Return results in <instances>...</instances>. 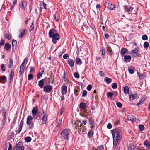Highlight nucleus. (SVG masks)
I'll return each mask as SVG.
<instances>
[{
    "mask_svg": "<svg viewBox=\"0 0 150 150\" xmlns=\"http://www.w3.org/2000/svg\"><path fill=\"white\" fill-rule=\"evenodd\" d=\"M44 114V111L43 109L40 110L38 115L40 117H42Z\"/></svg>",
    "mask_w": 150,
    "mask_h": 150,
    "instance_id": "aec40b11",
    "label": "nucleus"
},
{
    "mask_svg": "<svg viewBox=\"0 0 150 150\" xmlns=\"http://www.w3.org/2000/svg\"><path fill=\"white\" fill-rule=\"evenodd\" d=\"M5 43V41L3 40H1L0 42V46L3 45Z\"/></svg>",
    "mask_w": 150,
    "mask_h": 150,
    "instance_id": "052dcab7",
    "label": "nucleus"
},
{
    "mask_svg": "<svg viewBox=\"0 0 150 150\" xmlns=\"http://www.w3.org/2000/svg\"><path fill=\"white\" fill-rule=\"evenodd\" d=\"M25 66V64L22 63L20 66V69L24 70Z\"/></svg>",
    "mask_w": 150,
    "mask_h": 150,
    "instance_id": "de8ad7c7",
    "label": "nucleus"
},
{
    "mask_svg": "<svg viewBox=\"0 0 150 150\" xmlns=\"http://www.w3.org/2000/svg\"><path fill=\"white\" fill-rule=\"evenodd\" d=\"M74 92L76 96H77L78 95L79 93V91L78 90L76 89H74Z\"/></svg>",
    "mask_w": 150,
    "mask_h": 150,
    "instance_id": "0e129e2a",
    "label": "nucleus"
},
{
    "mask_svg": "<svg viewBox=\"0 0 150 150\" xmlns=\"http://www.w3.org/2000/svg\"><path fill=\"white\" fill-rule=\"evenodd\" d=\"M67 62L69 65L71 67H73L74 65V60L72 59H68Z\"/></svg>",
    "mask_w": 150,
    "mask_h": 150,
    "instance_id": "4468645a",
    "label": "nucleus"
},
{
    "mask_svg": "<svg viewBox=\"0 0 150 150\" xmlns=\"http://www.w3.org/2000/svg\"><path fill=\"white\" fill-rule=\"evenodd\" d=\"M131 59V57L130 55H125L124 56L123 60L126 62H129Z\"/></svg>",
    "mask_w": 150,
    "mask_h": 150,
    "instance_id": "2eb2a0df",
    "label": "nucleus"
},
{
    "mask_svg": "<svg viewBox=\"0 0 150 150\" xmlns=\"http://www.w3.org/2000/svg\"><path fill=\"white\" fill-rule=\"evenodd\" d=\"M34 118L33 116V117L31 115L28 116L26 119V123L28 125H30L32 123H33L32 120L33 118Z\"/></svg>",
    "mask_w": 150,
    "mask_h": 150,
    "instance_id": "6e6552de",
    "label": "nucleus"
},
{
    "mask_svg": "<svg viewBox=\"0 0 150 150\" xmlns=\"http://www.w3.org/2000/svg\"><path fill=\"white\" fill-rule=\"evenodd\" d=\"M87 32H88L89 33H90L91 31L93 30V29L91 27H88V28H87Z\"/></svg>",
    "mask_w": 150,
    "mask_h": 150,
    "instance_id": "603ef678",
    "label": "nucleus"
},
{
    "mask_svg": "<svg viewBox=\"0 0 150 150\" xmlns=\"http://www.w3.org/2000/svg\"><path fill=\"white\" fill-rule=\"evenodd\" d=\"M47 120V116L46 115H44L43 116H42V120L43 122H45Z\"/></svg>",
    "mask_w": 150,
    "mask_h": 150,
    "instance_id": "72a5a7b5",
    "label": "nucleus"
},
{
    "mask_svg": "<svg viewBox=\"0 0 150 150\" xmlns=\"http://www.w3.org/2000/svg\"><path fill=\"white\" fill-rule=\"evenodd\" d=\"M92 88V86L91 85H88L87 88V89L88 91H90L91 90Z\"/></svg>",
    "mask_w": 150,
    "mask_h": 150,
    "instance_id": "4d7b16f0",
    "label": "nucleus"
},
{
    "mask_svg": "<svg viewBox=\"0 0 150 150\" xmlns=\"http://www.w3.org/2000/svg\"><path fill=\"white\" fill-rule=\"evenodd\" d=\"M142 39L144 40H146L148 39L147 36L146 35H144L142 36Z\"/></svg>",
    "mask_w": 150,
    "mask_h": 150,
    "instance_id": "8fccbe9b",
    "label": "nucleus"
},
{
    "mask_svg": "<svg viewBox=\"0 0 150 150\" xmlns=\"http://www.w3.org/2000/svg\"><path fill=\"white\" fill-rule=\"evenodd\" d=\"M139 128L140 130L143 131L144 129V127L143 125H141L139 126Z\"/></svg>",
    "mask_w": 150,
    "mask_h": 150,
    "instance_id": "ea45409f",
    "label": "nucleus"
},
{
    "mask_svg": "<svg viewBox=\"0 0 150 150\" xmlns=\"http://www.w3.org/2000/svg\"><path fill=\"white\" fill-rule=\"evenodd\" d=\"M130 54L133 57H139L140 54L139 53V50L137 48H135L130 51Z\"/></svg>",
    "mask_w": 150,
    "mask_h": 150,
    "instance_id": "423d86ee",
    "label": "nucleus"
},
{
    "mask_svg": "<svg viewBox=\"0 0 150 150\" xmlns=\"http://www.w3.org/2000/svg\"><path fill=\"white\" fill-rule=\"evenodd\" d=\"M53 88L52 86L50 85H46L43 88L45 92L47 93H49Z\"/></svg>",
    "mask_w": 150,
    "mask_h": 150,
    "instance_id": "0eeeda50",
    "label": "nucleus"
},
{
    "mask_svg": "<svg viewBox=\"0 0 150 150\" xmlns=\"http://www.w3.org/2000/svg\"><path fill=\"white\" fill-rule=\"evenodd\" d=\"M48 34L49 37L52 38L53 43L56 44L59 39V36L58 34L56 33L54 30L52 29L50 30Z\"/></svg>",
    "mask_w": 150,
    "mask_h": 150,
    "instance_id": "f03ea898",
    "label": "nucleus"
},
{
    "mask_svg": "<svg viewBox=\"0 0 150 150\" xmlns=\"http://www.w3.org/2000/svg\"><path fill=\"white\" fill-rule=\"evenodd\" d=\"M4 36L8 40H9L11 39V37L10 34L6 33L4 34Z\"/></svg>",
    "mask_w": 150,
    "mask_h": 150,
    "instance_id": "473e14b6",
    "label": "nucleus"
},
{
    "mask_svg": "<svg viewBox=\"0 0 150 150\" xmlns=\"http://www.w3.org/2000/svg\"><path fill=\"white\" fill-rule=\"evenodd\" d=\"M34 22H33H33H32V23L31 25L30 28V29H29L30 31L33 30L34 29Z\"/></svg>",
    "mask_w": 150,
    "mask_h": 150,
    "instance_id": "e433bc0d",
    "label": "nucleus"
},
{
    "mask_svg": "<svg viewBox=\"0 0 150 150\" xmlns=\"http://www.w3.org/2000/svg\"><path fill=\"white\" fill-rule=\"evenodd\" d=\"M137 96L136 94L131 95L129 96V99L131 100H133Z\"/></svg>",
    "mask_w": 150,
    "mask_h": 150,
    "instance_id": "393cba45",
    "label": "nucleus"
},
{
    "mask_svg": "<svg viewBox=\"0 0 150 150\" xmlns=\"http://www.w3.org/2000/svg\"><path fill=\"white\" fill-rule=\"evenodd\" d=\"M124 7L125 10L128 12L131 11L133 9V8L132 7H129L127 6H124Z\"/></svg>",
    "mask_w": 150,
    "mask_h": 150,
    "instance_id": "ddd939ff",
    "label": "nucleus"
},
{
    "mask_svg": "<svg viewBox=\"0 0 150 150\" xmlns=\"http://www.w3.org/2000/svg\"><path fill=\"white\" fill-rule=\"evenodd\" d=\"M112 134L113 138L114 145L116 146L121 139L122 134L121 130L118 129H115L112 131Z\"/></svg>",
    "mask_w": 150,
    "mask_h": 150,
    "instance_id": "f257e3e1",
    "label": "nucleus"
},
{
    "mask_svg": "<svg viewBox=\"0 0 150 150\" xmlns=\"http://www.w3.org/2000/svg\"><path fill=\"white\" fill-rule=\"evenodd\" d=\"M6 76H2L0 78V81H4L5 80H6Z\"/></svg>",
    "mask_w": 150,
    "mask_h": 150,
    "instance_id": "864d4df0",
    "label": "nucleus"
},
{
    "mask_svg": "<svg viewBox=\"0 0 150 150\" xmlns=\"http://www.w3.org/2000/svg\"><path fill=\"white\" fill-rule=\"evenodd\" d=\"M104 5L105 6L107 7L108 9L111 10H113L114 8L116 7L115 5V4L105 2Z\"/></svg>",
    "mask_w": 150,
    "mask_h": 150,
    "instance_id": "39448f33",
    "label": "nucleus"
},
{
    "mask_svg": "<svg viewBox=\"0 0 150 150\" xmlns=\"http://www.w3.org/2000/svg\"><path fill=\"white\" fill-rule=\"evenodd\" d=\"M23 119H22L20 123L19 127H22L23 125Z\"/></svg>",
    "mask_w": 150,
    "mask_h": 150,
    "instance_id": "6e6d98bb",
    "label": "nucleus"
},
{
    "mask_svg": "<svg viewBox=\"0 0 150 150\" xmlns=\"http://www.w3.org/2000/svg\"><path fill=\"white\" fill-rule=\"evenodd\" d=\"M149 46V44L147 42H145L144 44V48H147Z\"/></svg>",
    "mask_w": 150,
    "mask_h": 150,
    "instance_id": "37998d69",
    "label": "nucleus"
},
{
    "mask_svg": "<svg viewBox=\"0 0 150 150\" xmlns=\"http://www.w3.org/2000/svg\"><path fill=\"white\" fill-rule=\"evenodd\" d=\"M107 95L108 97H112L113 95V93L111 92H108L107 93Z\"/></svg>",
    "mask_w": 150,
    "mask_h": 150,
    "instance_id": "f704fd0d",
    "label": "nucleus"
},
{
    "mask_svg": "<svg viewBox=\"0 0 150 150\" xmlns=\"http://www.w3.org/2000/svg\"><path fill=\"white\" fill-rule=\"evenodd\" d=\"M74 76L76 78H78L79 77V74L77 72H75L74 74Z\"/></svg>",
    "mask_w": 150,
    "mask_h": 150,
    "instance_id": "09e8293b",
    "label": "nucleus"
},
{
    "mask_svg": "<svg viewBox=\"0 0 150 150\" xmlns=\"http://www.w3.org/2000/svg\"><path fill=\"white\" fill-rule=\"evenodd\" d=\"M104 80L108 84L110 83L112 81V79L110 78L107 77L105 78Z\"/></svg>",
    "mask_w": 150,
    "mask_h": 150,
    "instance_id": "b1692460",
    "label": "nucleus"
},
{
    "mask_svg": "<svg viewBox=\"0 0 150 150\" xmlns=\"http://www.w3.org/2000/svg\"><path fill=\"white\" fill-rule=\"evenodd\" d=\"M128 52V50L127 49L123 48L121 49V54L122 55V56H124L126 52Z\"/></svg>",
    "mask_w": 150,
    "mask_h": 150,
    "instance_id": "6ab92c4d",
    "label": "nucleus"
},
{
    "mask_svg": "<svg viewBox=\"0 0 150 150\" xmlns=\"http://www.w3.org/2000/svg\"><path fill=\"white\" fill-rule=\"evenodd\" d=\"M31 138L29 136H28L25 138V141L26 142H28L31 141Z\"/></svg>",
    "mask_w": 150,
    "mask_h": 150,
    "instance_id": "c9c22d12",
    "label": "nucleus"
},
{
    "mask_svg": "<svg viewBox=\"0 0 150 150\" xmlns=\"http://www.w3.org/2000/svg\"><path fill=\"white\" fill-rule=\"evenodd\" d=\"M28 79L29 80H32L33 79V75L31 74H29L28 76Z\"/></svg>",
    "mask_w": 150,
    "mask_h": 150,
    "instance_id": "58836bf2",
    "label": "nucleus"
},
{
    "mask_svg": "<svg viewBox=\"0 0 150 150\" xmlns=\"http://www.w3.org/2000/svg\"><path fill=\"white\" fill-rule=\"evenodd\" d=\"M82 63V61L79 58H77L76 59V64L81 65Z\"/></svg>",
    "mask_w": 150,
    "mask_h": 150,
    "instance_id": "5701e85b",
    "label": "nucleus"
},
{
    "mask_svg": "<svg viewBox=\"0 0 150 150\" xmlns=\"http://www.w3.org/2000/svg\"><path fill=\"white\" fill-rule=\"evenodd\" d=\"M6 146L5 150H11L12 146L11 144L9 143L8 145L6 144Z\"/></svg>",
    "mask_w": 150,
    "mask_h": 150,
    "instance_id": "c756f323",
    "label": "nucleus"
},
{
    "mask_svg": "<svg viewBox=\"0 0 150 150\" xmlns=\"http://www.w3.org/2000/svg\"><path fill=\"white\" fill-rule=\"evenodd\" d=\"M38 112V108L37 107H34L32 110V113L33 116L35 117V115H36Z\"/></svg>",
    "mask_w": 150,
    "mask_h": 150,
    "instance_id": "9b49d317",
    "label": "nucleus"
},
{
    "mask_svg": "<svg viewBox=\"0 0 150 150\" xmlns=\"http://www.w3.org/2000/svg\"><path fill=\"white\" fill-rule=\"evenodd\" d=\"M112 87L113 89H116L117 87V84L115 83H113L112 85Z\"/></svg>",
    "mask_w": 150,
    "mask_h": 150,
    "instance_id": "79ce46f5",
    "label": "nucleus"
},
{
    "mask_svg": "<svg viewBox=\"0 0 150 150\" xmlns=\"http://www.w3.org/2000/svg\"><path fill=\"white\" fill-rule=\"evenodd\" d=\"M87 91L85 90H84L83 91L82 94V97H85L87 95Z\"/></svg>",
    "mask_w": 150,
    "mask_h": 150,
    "instance_id": "a18cd8bd",
    "label": "nucleus"
},
{
    "mask_svg": "<svg viewBox=\"0 0 150 150\" xmlns=\"http://www.w3.org/2000/svg\"><path fill=\"white\" fill-rule=\"evenodd\" d=\"M25 32V30L23 29H22L21 30L20 35H19V37L20 38L22 37L24 35Z\"/></svg>",
    "mask_w": 150,
    "mask_h": 150,
    "instance_id": "cd10ccee",
    "label": "nucleus"
},
{
    "mask_svg": "<svg viewBox=\"0 0 150 150\" xmlns=\"http://www.w3.org/2000/svg\"><path fill=\"white\" fill-rule=\"evenodd\" d=\"M13 150H24V147L21 142H20L14 147Z\"/></svg>",
    "mask_w": 150,
    "mask_h": 150,
    "instance_id": "20e7f679",
    "label": "nucleus"
},
{
    "mask_svg": "<svg viewBox=\"0 0 150 150\" xmlns=\"http://www.w3.org/2000/svg\"><path fill=\"white\" fill-rule=\"evenodd\" d=\"M87 108L86 104L84 103H81L79 105V108L81 109L85 110Z\"/></svg>",
    "mask_w": 150,
    "mask_h": 150,
    "instance_id": "dca6fc26",
    "label": "nucleus"
},
{
    "mask_svg": "<svg viewBox=\"0 0 150 150\" xmlns=\"http://www.w3.org/2000/svg\"><path fill=\"white\" fill-rule=\"evenodd\" d=\"M117 106L120 108H121L122 106V104L120 102H117L116 103Z\"/></svg>",
    "mask_w": 150,
    "mask_h": 150,
    "instance_id": "13d9d810",
    "label": "nucleus"
},
{
    "mask_svg": "<svg viewBox=\"0 0 150 150\" xmlns=\"http://www.w3.org/2000/svg\"><path fill=\"white\" fill-rule=\"evenodd\" d=\"M128 148L129 150H139L137 147L132 144L129 145Z\"/></svg>",
    "mask_w": 150,
    "mask_h": 150,
    "instance_id": "1a4fd4ad",
    "label": "nucleus"
},
{
    "mask_svg": "<svg viewBox=\"0 0 150 150\" xmlns=\"http://www.w3.org/2000/svg\"><path fill=\"white\" fill-rule=\"evenodd\" d=\"M43 74H42L41 72H39L38 73V75H37V78L38 79H40L42 76V75Z\"/></svg>",
    "mask_w": 150,
    "mask_h": 150,
    "instance_id": "5fc2aeb1",
    "label": "nucleus"
},
{
    "mask_svg": "<svg viewBox=\"0 0 150 150\" xmlns=\"http://www.w3.org/2000/svg\"><path fill=\"white\" fill-rule=\"evenodd\" d=\"M35 71V70L34 67H31L30 68V73H34Z\"/></svg>",
    "mask_w": 150,
    "mask_h": 150,
    "instance_id": "bf43d9fd",
    "label": "nucleus"
},
{
    "mask_svg": "<svg viewBox=\"0 0 150 150\" xmlns=\"http://www.w3.org/2000/svg\"><path fill=\"white\" fill-rule=\"evenodd\" d=\"M14 73L12 71L11 72L10 74V79H12L13 77L14 76Z\"/></svg>",
    "mask_w": 150,
    "mask_h": 150,
    "instance_id": "3c124183",
    "label": "nucleus"
},
{
    "mask_svg": "<svg viewBox=\"0 0 150 150\" xmlns=\"http://www.w3.org/2000/svg\"><path fill=\"white\" fill-rule=\"evenodd\" d=\"M107 50L108 51V52H109L110 54V55H112V54L113 53V52L112 51V50L109 47H107Z\"/></svg>",
    "mask_w": 150,
    "mask_h": 150,
    "instance_id": "4c0bfd02",
    "label": "nucleus"
},
{
    "mask_svg": "<svg viewBox=\"0 0 150 150\" xmlns=\"http://www.w3.org/2000/svg\"><path fill=\"white\" fill-rule=\"evenodd\" d=\"M4 67L5 66L3 64H2L1 65V70L3 71H4L5 70Z\"/></svg>",
    "mask_w": 150,
    "mask_h": 150,
    "instance_id": "680f3d73",
    "label": "nucleus"
},
{
    "mask_svg": "<svg viewBox=\"0 0 150 150\" xmlns=\"http://www.w3.org/2000/svg\"><path fill=\"white\" fill-rule=\"evenodd\" d=\"M112 127V126L110 123H108L107 125V128L108 129H110Z\"/></svg>",
    "mask_w": 150,
    "mask_h": 150,
    "instance_id": "e2e57ef3",
    "label": "nucleus"
},
{
    "mask_svg": "<svg viewBox=\"0 0 150 150\" xmlns=\"http://www.w3.org/2000/svg\"><path fill=\"white\" fill-rule=\"evenodd\" d=\"M62 118L61 119H60L59 120V122H58V124L57 125V126L59 127H60V125L62 124Z\"/></svg>",
    "mask_w": 150,
    "mask_h": 150,
    "instance_id": "49530a36",
    "label": "nucleus"
},
{
    "mask_svg": "<svg viewBox=\"0 0 150 150\" xmlns=\"http://www.w3.org/2000/svg\"><path fill=\"white\" fill-rule=\"evenodd\" d=\"M89 123L90 125H94V121L92 120H89Z\"/></svg>",
    "mask_w": 150,
    "mask_h": 150,
    "instance_id": "69168bd1",
    "label": "nucleus"
},
{
    "mask_svg": "<svg viewBox=\"0 0 150 150\" xmlns=\"http://www.w3.org/2000/svg\"><path fill=\"white\" fill-rule=\"evenodd\" d=\"M70 131L69 129H65L62 130L61 133V137L68 140L69 139Z\"/></svg>",
    "mask_w": 150,
    "mask_h": 150,
    "instance_id": "7ed1b4c3",
    "label": "nucleus"
},
{
    "mask_svg": "<svg viewBox=\"0 0 150 150\" xmlns=\"http://www.w3.org/2000/svg\"><path fill=\"white\" fill-rule=\"evenodd\" d=\"M6 49L7 50H8L11 47V45L8 43H6L5 45Z\"/></svg>",
    "mask_w": 150,
    "mask_h": 150,
    "instance_id": "2f4dec72",
    "label": "nucleus"
},
{
    "mask_svg": "<svg viewBox=\"0 0 150 150\" xmlns=\"http://www.w3.org/2000/svg\"><path fill=\"white\" fill-rule=\"evenodd\" d=\"M129 88L127 86H125L124 88L123 91L125 93H128L129 92Z\"/></svg>",
    "mask_w": 150,
    "mask_h": 150,
    "instance_id": "bb28decb",
    "label": "nucleus"
},
{
    "mask_svg": "<svg viewBox=\"0 0 150 150\" xmlns=\"http://www.w3.org/2000/svg\"><path fill=\"white\" fill-rule=\"evenodd\" d=\"M62 95L66 94L67 90V87L66 86L63 85L62 87Z\"/></svg>",
    "mask_w": 150,
    "mask_h": 150,
    "instance_id": "f8f14e48",
    "label": "nucleus"
},
{
    "mask_svg": "<svg viewBox=\"0 0 150 150\" xmlns=\"http://www.w3.org/2000/svg\"><path fill=\"white\" fill-rule=\"evenodd\" d=\"M26 2L23 1L19 5V6L21 8H24L26 6Z\"/></svg>",
    "mask_w": 150,
    "mask_h": 150,
    "instance_id": "a211bd4d",
    "label": "nucleus"
},
{
    "mask_svg": "<svg viewBox=\"0 0 150 150\" xmlns=\"http://www.w3.org/2000/svg\"><path fill=\"white\" fill-rule=\"evenodd\" d=\"M44 85L43 80H41L38 82V85L41 88H42L43 86Z\"/></svg>",
    "mask_w": 150,
    "mask_h": 150,
    "instance_id": "412c9836",
    "label": "nucleus"
},
{
    "mask_svg": "<svg viewBox=\"0 0 150 150\" xmlns=\"http://www.w3.org/2000/svg\"><path fill=\"white\" fill-rule=\"evenodd\" d=\"M9 64L8 67V68H11L13 67V60L11 58L9 59Z\"/></svg>",
    "mask_w": 150,
    "mask_h": 150,
    "instance_id": "7c9ffc66",
    "label": "nucleus"
},
{
    "mask_svg": "<svg viewBox=\"0 0 150 150\" xmlns=\"http://www.w3.org/2000/svg\"><path fill=\"white\" fill-rule=\"evenodd\" d=\"M127 119L131 121L132 123H134L136 120V117L134 116L131 115H129L127 116Z\"/></svg>",
    "mask_w": 150,
    "mask_h": 150,
    "instance_id": "9d476101",
    "label": "nucleus"
},
{
    "mask_svg": "<svg viewBox=\"0 0 150 150\" xmlns=\"http://www.w3.org/2000/svg\"><path fill=\"white\" fill-rule=\"evenodd\" d=\"M93 131L91 130H90L88 133V135L89 137H91L93 136Z\"/></svg>",
    "mask_w": 150,
    "mask_h": 150,
    "instance_id": "a19ab883",
    "label": "nucleus"
},
{
    "mask_svg": "<svg viewBox=\"0 0 150 150\" xmlns=\"http://www.w3.org/2000/svg\"><path fill=\"white\" fill-rule=\"evenodd\" d=\"M128 71L129 73L131 74H132L134 72V70L132 69L128 68Z\"/></svg>",
    "mask_w": 150,
    "mask_h": 150,
    "instance_id": "c03bdc74",
    "label": "nucleus"
},
{
    "mask_svg": "<svg viewBox=\"0 0 150 150\" xmlns=\"http://www.w3.org/2000/svg\"><path fill=\"white\" fill-rule=\"evenodd\" d=\"M17 42L15 40H13L12 42V46L13 48L16 47L17 45Z\"/></svg>",
    "mask_w": 150,
    "mask_h": 150,
    "instance_id": "c85d7f7f",
    "label": "nucleus"
},
{
    "mask_svg": "<svg viewBox=\"0 0 150 150\" xmlns=\"http://www.w3.org/2000/svg\"><path fill=\"white\" fill-rule=\"evenodd\" d=\"M2 115L4 116V118H6V110L4 108H3L2 110Z\"/></svg>",
    "mask_w": 150,
    "mask_h": 150,
    "instance_id": "4be33fe9",
    "label": "nucleus"
},
{
    "mask_svg": "<svg viewBox=\"0 0 150 150\" xmlns=\"http://www.w3.org/2000/svg\"><path fill=\"white\" fill-rule=\"evenodd\" d=\"M145 76L144 74H141V75L139 76V78L141 79H143L145 77Z\"/></svg>",
    "mask_w": 150,
    "mask_h": 150,
    "instance_id": "774afa93",
    "label": "nucleus"
},
{
    "mask_svg": "<svg viewBox=\"0 0 150 150\" xmlns=\"http://www.w3.org/2000/svg\"><path fill=\"white\" fill-rule=\"evenodd\" d=\"M30 125L29 128L30 129H32L34 127V123H32Z\"/></svg>",
    "mask_w": 150,
    "mask_h": 150,
    "instance_id": "338daca9",
    "label": "nucleus"
},
{
    "mask_svg": "<svg viewBox=\"0 0 150 150\" xmlns=\"http://www.w3.org/2000/svg\"><path fill=\"white\" fill-rule=\"evenodd\" d=\"M143 144L147 148L150 149V142H148V141L146 140L144 142Z\"/></svg>",
    "mask_w": 150,
    "mask_h": 150,
    "instance_id": "f3484780",
    "label": "nucleus"
},
{
    "mask_svg": "<svg viewBox=\"0 0 150 150\" xmlns=\"http://www.w3.org/2000/svg\"><path fill=\"white\" fill-rule=\"evenodd\" d=\"M44 82L47 84H49L50 83V79L49 78L45 77L43 79Z\"/></svg>",
    "mask_w": 150,
    "mask_h": 150,
    "instance_id": "a878e982",
    "label": "nucleus"
}]
</instances>
